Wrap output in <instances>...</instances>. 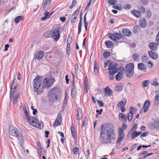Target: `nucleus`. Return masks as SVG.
<instances>
[{"label":"nucleus","instance_id":"nucleus-6","mask_svg":"<svg viewBox=\"0 0 159 159\" xmlns=\"http://www.w3.org/2000/svg\"><path fill=\"white\" fill-rule=\"evenodd\" d=\"M55 81L54 79H49L48 78H45L43 80V84L42 88L50 87Z\"/></svg>","mask_w":159,"mask_h":159},{"label":"nucleus","instance_id":"nucleus-49","mask_svg":"<svg viewBox=\"0 0 159 159\" xmlns=\"http://www.w3.org/2000/svg\"><path fill=\"white\" fill-rule=\"evenodd\" d=\"M146 17L148 18H151L152 16V13L150 11H147L146 12Z\"/></svg>","mask_w":159,"mask_h":159},{"label":"nucleus","instance_id":"nucleus-57","mask_svg":"<svg viewBox=\"0 0 159 159\" xmlns=\"http://www.w3.org/2000/svg\"><path fill=\"white\" fill-rule=\"evenodd\" d=\"M52 14H50V13L48 12H46L44 13V15L48 17V18H49L50 17Z\"/></svg>","mask_w":159,"mask_h":159},{"label":"nucleus","instance_id":"nucleus-21","mask_svg":"<svg viewBox=\"0 0 159 159\" xmlns=\"http://www.w3.org/2000/svg\"><path fill=\"white\" fill-rule=\"evenodd\" d=\"M113 93L112 90L108 87H106L105 89V93L107 96H111Z\"/></svg>","mask_w":159,"mask_h":159},{"label":"nucleus","instance_id":"nucleus-13","mask_svg":"<svg viewBox=\"0 0 159 159\" xmlns=\"http://www.w3.org/2000/svg\"><path fill=\"white\" fill-rule=\"evenodd\" d=\"M149 48L151 50V51H156L157 49V44L155 43H151L149 44Z\"/></svg>","mask_w":159,"mask_h":159},{"label":"nucleus","instance_id":"nucleus-2","mask_svg":"<svg viewBox=\"0 0 159 159\" xmlns=\"http://www.w3.org/2000/svg\"><path fill=\"white\" fill-rule=\"evenodd\" d=\"M9 132L11 135L16 136L18 138L19 145L22 147L23 143V136L21 134L17 131V129L14 127H10Z\"/></svg>","mask_w":159,"mask_h":159},{"label":"nucleus","instance_id":"nucleus-23","mask_svg":"<svg viewBox=\"0 0 159 159\" xmlns=\"http://www.w3.org/2000/svg\"><path fill=\"white\" fill-rule=\"evenodd\" d=\"M77 119L78 120H80L83 117L82 111L81 110H78L77 111Z\"/></svg>","mask_w":159,"mask_h":159},{"label":"nucleus","instance_id":"nucleus-10","mask_svg":"<svg viewBox=\"0 0 159 159\" xmlns=\"http://www.w3.org/2000/svg\"><path fill=\"white\" fill-rule=\"evenodd\" d=\"M44 52L43 51H38L35 54L34 58L39 61L44 56Z\"/></svg>","mask_w":159,"mask_h":159},{"label":"nucleus","instance_id":"nucleus-22","mask_svg":"<svg viewBox=\"0 0 159 159\" xmlns=\"http://www.w3.org/2000/svg\"><path fill=\"white\" fill-rule=\"evenodd\" d=\"M122 32L125 36H130L131 35V31L128 29L124 28L122 30Z\"/></svg>","mask_w":159,"mask_h":159},{"label":"nucleus","instance_id":"nucleus-15","mask_svg":"<svg viewBox=\"0 0 159 159\" xmlns=\"http://www.w3.org/2000/svg\"><path fill=\"white\" fill-rule=\"evenodd\" d=\"M131 13L138 18H140L142 16L140 12L136 10H131Z\"/></svg>","mask_w":159,"mask_h":159},{"label":"nucleus","instance_id":"nucleus-41","mask_svg":"<svg viewBox=\"0 0 159 159\" xmlns=\"http://www.w3.org/2000/svg\"><path fill=\"white\" fill-rule=\"evenodd\" d=\"M138 136L137 133V131H135L132 133L131 134V138L132 139H135Z\"/></svg>","mask_w":159,"mask_h":159},{"label":"nucleus","instance_id":"nucleus-51","mask_svg":"<svg viewBox=\"0 0 159 159\" xmlns=\"http://www.w3.org/2000/svg\"><path fill=\"white\" fill-rule=\"evenodd\" d=\"M115 35L116 39H120L121 38V36L120 34L118 33H115Z\"/></svg>","mask_w":159,"mask_h":159},{"label":"nucleus","instance_id":"nucleus-4","mask_svg":"<svg viewBox=\"0 0 159 159\" xmlns=\"http://www.w3.org/2000/svg\"><path fill=\"white\" fill-rule=\"evenodd\" d=\"M24 113L25 116V118L30 124L36 128H40L41 127V125L39 121L36 118L34 117H29L27 111Z\"/></svg>","mask_w":159,"mask_h":159},{"label":"nucleus","instance_id":"nucleus-7","mask_svg":"<svg viewBox=\"0 0 159 159\" xmlns=\"http://www.w3.org/2000/svg\"><path fill=\"white\" fill-rule=\"evenodd\" d=\"M115 66H113L112 63L109 65L108 68L109 73L110 75L109 77L110 80H112L113 79V75L116 73L118 71V69L116 67H115Z\"/></svg>","mask_w":159,"mask_h":159},{"label":"nucleus","instance_id":"nucleus-3","mask_svg":"<svg viewBox=\"0 0 159 159\" xmlns=\"http://www.w3.org/2000/svg\"><path fill=\"white\" fill-rule=\"evenodd\" d=\"M42 82V77L39 76H37L35 77L33 82L34 91L38 94H40L42 93L41 89L40 88Z\"/></svg>","mask_w":159,"mask_h":159},{"label":"nucleus","instance_id":"nucleus-58","mask_svg":"<svg viewBox=\"0 0 159 159\" xmlns=\"http://www.w3.org/2000/svg\"><path fill=\"white\" fill-rule=\"evenodd\" d=\"M43 36L44 37H49L51 35L49 34V32H45L43 34Z\"/></svg>","mask_w":159,"mask_h":159},{"label":"nucleus","instance_id":"nucleus-19","mask_svg":"<svg viewBox=\"0 0 159 159\" xmlns=\"http://www.w3.org/2000/svg\"><path fill=\"white\" fill-rule=\"evenodd\" d=\"M38 153L39 156H41L42 155H44L45 151L44 148H42L41 146H39L38 148Z\"/></svg>","mask_w":159,"mask_h":159},{"label":"nucleus","instance_id":"nucleus-18","mask_svg":"<svg viewBox=\"0 0 159 159\" xmlns=\"http://www.w3.org/2000/svg\"><path fill=\"white\" fill-rule=\"evenodd\" d=\"M130 108L132 109V110H130V111L129 113H128V115L127 116L128 120L129 121H131L132 120L133 116V113L132 111H134L135 109L133 107H131Z\"/></svg>","mask_w":159,"mask_h":159},{"label":"nucleus","instance_id":"nucleus-17","mask_svg":"<svg viewBox=\"0 0 159 159\" xmlns=\"http://www.w3.org/2000/svg\"><path fill=\"white\" fill-rule=\"evenodd\" d=\"M150 104V102L149 100H147L145 101L143 105L144 111L145 112H146L148 110Z\"/></svg>","mask_w":159,"mask_h":159},{"label":"nucleus","instance_id":"nucleus-45","mask_svg":"<svg viewBox=\"0 0 159 159\" xmlns=\"http://www.w3.org/2000/svg\"><path fill=\"white\" fill-rule=\"evenodd\" d=\"M109 37L113 41H116V40L115 34H109Z\"/></svg>","mask_w":159,"mask_h":159},{"label":"nucleus","instance_id":"nucleus-9","mask_svg":"<svg viewBox=\"0 0 159 159\" xmlns=\"http://www.w3.org/2000/svg\"><path fill=\"white\" fill-rule=\"evenodd\" d=\"M16 80L14 79H13L12 82V86L11 88L10 95V97L11 99L13 98L14 97V93L15 92V89L17 87V85L16 83Z\"/></svg>","mask_w":159,"mask_h":159},{"label":"nucleus","instance_id":"nucleus-5","mask_svg":"<svg viewBox=\"0 0 159 159\" xmlns=\"http://www.w3.org/2000/svg\"><path fill=\"white\" fill-rule=\"evenodd\" d=\"M134 65L133 64L129 63L127 64L125 67L126 71V75L128 78L131 77L134 74Z\"/></svg>","mask_w":159,"mask_h":159},{"label":"nucleus","instance_id":"nucleus-38","mask_svg":"<svg viewBox=\"0 0 159 159\" xmlns=\"http://www.w3.org/2000/svg\"><path fill=\"white\" fill-rule=\"evenodd\" d=\"M87 14V13H86L84 16V27L85 29V30L86 31L87 30V26H88V23L86 21V15Z\"/></svg>","mask_w":159,"mask_h":159},{"label":"nucleus","instance_id":"nucleus-16","mask_svg":"<svg viewBox=\"0 0 159 159\" xmlns=\"http://www.w3.org/2000/svg\"><path fill=\"white\" fill-rule=\"evenodd\" d=\"M139 23L140 26L142 28H144L147 26V22L143 18H141L139 20Z\"/></svg>","mask_w":159,"mask_h":159},{"label":"nucleus","instance_id":"nucleus-26","mask_svg":"<svg viewBox=\"0 0 159 159\" xmlns=\"http://www.w3.org/2000/svg\"><path fill=\"white\" fill-rule=\"evenodd\" d=\"M51 0H45L43 6V8L45 9L47 8L50 5Z\"/></svg>","mask_w":159,"mask_h":159},{"label":"nucleus","instance_id":"nucleus-64","mask_svg":"<svg viewBox=\"0 0 159 159\" xmlns=\"http://www.w3.org/2000/svg\"><path fill=\"white\" fill-rule=\"evenodd\" d=\"M9 45L8 44H6L5 46L4 51H7L8 50V48L9 47Z\"/></svg>","mask_w":159,"mask_h":159},{"label":"nucleus","instance_id":"nucleus-55","mask_svg":"<svg viewBox=\"0 0 159 159\" xmlns=\"http://www.w3.org/2000/svg\"><path fill=\"white\" fill-rule=\"evenodd\" d=\"M119 69V72H120V73H122V74H123L125 71V69L124 68L122 67H120Z\"/></svg>","mask_w":159,"mask_h":159},{"label":"nucleus","instance_id":"nucleus-30","mask_svg":"<svg viewBox=\"0 0 159 159\" xmlns=\"http://www.w3.org/2000/svg\"><path fill=\"white\" fill-rule=\"evenodd\" d=\"M119 117V118H121L123 120L127 121V117L124 113H120Z\"/></svg>","mask_w":159,"mask_h":159},{"label":"nucleus","instance_id":"nucleus-31","mask_svg":"<svg viewBox=\"0 0 159 159\" xmlns=\"http://www.w3.org/2000/svg\"><path fill=\"white\" fill-rule=\"evenodd\" d=\"M154 125L156 127V129H159V119H155L154 121Z\"/></svg>","mask_w":159,"mask_h":159},{"label":"nucleus","instance_id":"nucleus-47","mask_svg":"<svg viewBox=\"0 0 159 159\" xmlns=\"http://www.w3.org/2000/svg\"><path fill=\"white\" fill-rule=\"evenodd\" d=\"M103 55L105 57L107 58L110 56V53L109 52H105L103 53Z\"/></svg>","mask_w":159,"mask_h":159},{"label":"nucleus","instance_id":"nucleus-20","mask_svg":"<svg viewBox=\"0 0 159 159\" xmlns=\"http://www.w3.org/2000/svg\"><path fill=\"white\" fill-rule=\"evenodd\" d=\"M127 102V100L126 98H125L123 100L119 101L118 104H117V107H122V106H125Z\"/></svg>","mask_w":159,"mask_h":159},{"label":"nucleus","instance_id":"nucleus-29","mask_svg":"<svg viewBox=\"0 0 159 159\" xmlns=\"http://www.w3.org/2000/svg\"><path fill=\"white\" fill-rule=\"evenodd\" d=\"M123 131V129L122 128H119V136L118 137L124 138V134Z\"/></svg>","mask_w":159,"mask_h":159},{"label":"nucleus","instance_id":"nucleus-28","mask_svg":"<svg viewBox=\"0 0 159 159\" xmlns=\"http://www.w3.org/2000/svg\"><path fill=\"white\" fill-rule=\"evenodd\" d=\"M139 11L141 13H144L145 12V9L143 6H139L138 7Z\"/></svg>","mask_w":159,"mask_h":159},{"label":"nucleus","instance_id":"nucleus-63","mask_svg":"<svg viewBox=\"0 0 159 159\" xmlns=\"http://www.w3.org/2000/svg\"><path fill=\"white\" fill-rule=\"evenodd\" d=\"M78 13H79V12H78V11H75L74 12V13H73V15H72V17H73L74 16H77L78 15Z\"/></svg>","mask_w":159,"mask_h":159},{"label":"nucleus","instance_id":"nucleus-40","mask_svg":"<svg viewBox=\"0 0 159 159\" xmlns=\"http://www.w3.org/2000/svg\"><path fill=\"white\" fill-rule=\"evenodd\" d=\"M107 1L109 5H114L117 2L116 0H107Z\"/></svg>","mask_w":159,"mask_h":159},{"label":"nucleus","instance_id":"nucleus-48","mask_svg":"<svg viewBox=\"0 0 159 159\" xmlns=\"http://www.w3.org/2000/svg\"><path fill=\"white\" fill-rule=\"evenodd\" d=\"M79 149L78 148L76 147L73 148V152L74 154L77 155L79 152Z\"/></svg>","mask_w":159,"mask_h":159},{"label":"nucleus","instance_id":"nucleus-24","mask_svg":"<svg viewBox=\"0 0 159 159\" xmlns=\"http://www.w3.org/2000/svg\"><path fill=\"white\" fill-rule=\"evenodd\" d=\"M123 75L120 72H119L116 75V79L117 81L120 80L123 78Z\"/></svg>","mask_w":159,"mask_h":159},{"label":"nucleus","instance_id":"nucleus-50","mask_svg":"<svg viewBox=\"0 0 159 159\" xmlns=\"http://www.w3.org/2000/svg\"><path fill=\"white\" fill-rule=\"evenodd\" d=\"M77 17V16H74L73 17H72V16L71 17V21H70V23L71 24H73L74 22H75V21H76V20Z\"/></svg>","mask_w":159,"mask_h":159},{"label":"nucleus","instance_id":"nucleus-54","mask_svg":"<svg viewBox=\"0 0 159 159\" xmlns=\"http://www.w3.org/2000/svg\"><path fill=\"white\" fill-rule=\"evenodd\" d=\"M60 121L57 120H56L54 123V126H57L60 125Z\"/></svg>","mask_w":159,"mask_h":159},{"label":"nucleus","instance_id":"nucleus-27","mask_svg":"<svg viewBox=\"0 0 159 159\" xmlns=\"http://www.w3.org/2000/svg\"><path fill=\"white\" fill-rule=\"evenodd\" d=\"M105 44L107 48H110L113 45V43L110 40H108L105 42Z\"/></svg>","mask_w":159,"mask_h":159},{"label":"nucleus","instance_id":"nucleus-39","mask_svg":"<svg viewBox=\"0 0 159 159\" xmlns=\"http://www.w3.org/2000/svg\"><path fill=\"white\" fill-rule=\"evenodd\" d=\"M112 7L114 9H116L119 10H121L123 9V7L121 6V5L119 6L118 4L113 6Z\"/></svg>","mask_w":159,"mask_h":159},{"label":"nucleus","instance_id":"nucleus-1","mask_svg":"<svg viewBox=\"0 0 159 159\" xmlns=\"http://www.w3.org/2000/svg\"><path fill=\"white\" fill-rule=\"evenodd\" d=\"M116 139L114 127L111 124L102 125L99 139L102 143H109Z\"/></svg>","mask_w":159,"mask_h":159},{"label":"nucleus","instance_id":"nucleus-53","mask_svg":"<svg viewBox=\"0 0 159 159\" xmlns=\"http://www.w3.org/2000/svg\"><path fill=\"white\" fill-rule=\"evenodd\" d=\"M62 116L61 114L60 113H58L57 115V116L56 118L57 120L60 121L61 120Z\"/></svg>","mask_w":159,"mask_h":159},{"label":"nucleus","instance_id":"nucleus-25","mask_svg":"<svg viewBox=\"0 0 159 159\" xmlns=\"http://www.w3.org/2000/svg\"><path fill=\"white\" fill-rule=\"evenodd\" d=\"M24 19V17L21 16H18L16 17L14 19V21L16 23H19L20 20H22Z\"/></svg>","mask_w":159,"mask_h":159},{"label":"nucleus","instance_id":"nucleus-46","mask_svg":"<svg viewBox=\"0 0 159 159\" xmlns=\"http://www.w3.org/2000/svg\"><path fill=\"white\" fill-rule=\"evenodd\" d=\"M124 8L126 10H129L131 8V6L129 4H126L123 6Z\"/></svg>","mask_w":159,"mask_h":159},{"label":"nucleus","instance_id":"nucleus-37","mask_svg":"<svg viewBox=\"0 0 159 159\" xmlns=\"http://www.w3.org/2000/svg\"><path fill=\"white\" fill-rule=\"evenodd\" d=\"M123 88V87L122 86L119 85L116 86L115 89V90L118 92L122 90Z\"/></svg>","mask_w":159,"mask_h":159},{"label":"nucleus","instance_id":"nucleus-62","mask_svg":"<svg viewBox=\"0 0 159 159\" xmlns=\"http://www.w3.org/2000/svg\"><path fill=\"white\" fill-rule=\"evenodd\" d=\"M18 96L17 95L13 99L12 102L14 104L16 103V102H17V98H18Z\"/></svg>","mask_w":159,"mask_h":159},{"label":"nucleus","instance_id":"nucleus-14","mask_svg":"<svg viewBox=\"0 0 159 159\" xmlns=\"http://www.w3.org/2000/svg\"><path fill=\"white\" fill-rule=\"evenodd\" d=\"M138 68L143 71L146 72L147 69L146 66L143 63H140L138 65Z\"/></svg>","mask_w":159,"mask_h":159},{"label":"nucleus","instance_id":"nucleus-32","mask_svg":"<svg viewBox=\"0 0 159 159\" xmlns=\"http://www.w3.org/2000/svg\"><path fill=\"white\" fill-rule=\"evenodd\" d=\"M159 103V93L155 95L154 100V104L157 105Z\"/></svg>","mask_w":159,"mask_h":159},{"label":"nucleus","instance_id":"nucleus-35","mask_svg":"<svg viewBox=\"0 0 159 159\" xmlns=\"http://www.w3.org/2000/svg\"><path fill=\"white\" fill-rule=\"evenodd\" d=\"M140 28V27L138 25H136L134 26L133 28V32L135 33H137L139 29Z\"/></svg>","mask_w":159,"mask_h":159},{"label":"nucleus","instance_id":"nucleus-42","mask_svg":"<svg viewBox=\"0 0 159 159\" xmlns=\"http://www.w3.org/2000/svg\"><path fill=\"white\" fill-rule=\"evenodd\" d=\"M149 80H146L142 82L143 86L144 87H147L149 85Z\"/></svg>","mask_w":159,"mask_h":159},{"label":"nucleus","instance_id":"nucleus-12","mask_svg":"<svg viewBox=\"0 0 159 159\" xmlns=\"http://www.w3.org/2000/svg\"><path fill=\"white\" fill-rule=\"evenodd\" d=\"M148 54L150 57L153 59L156 60L158 58L157 53L154 51H149Z\"/></svg>","mask_w":159,"mask_h":159},{"label":"nucleus","instance_id":"nucleus-44","mask_svg":"<svg viewBox=\"0 0 159 159\" xmlns=\"http://www.w3.org/2000/svg\"><path fill=\"white\" fill-rule=\"evenodd\" d=\"M76 95V91L75 89H72L71 90V96L72 98H75Z\"/></svg>","mask_w":159,"mask_h":159},{"label":"nucleus","instance_id":"nucleus-8","mask_svg":"<svg viewBox=\"0 0 159 159\" xmlns=\"http://www.w3.org/2000/svg\"><path fill=\"white\" fill-rule=\"evenodd\" d=\"M58 93V89H52L49 92L48 99L50 102H53L55 99V94Z\"/></svg>","mask_w":159,"mask_h":159},{"label":"nucleus","instance_id":"nucleus-43","mask_svg":"<svg viewBox=\"0 0 159 159\" xmlns=\"http://www.w3.org/2000/svg\"><path fill=\"white\" fill-rule=\"evenodd\" d=\"M152 84L153 85L155 86H157L159 85V83L157 82L156 79H153L152 82Z\"/></svg>","mask_w":159,"mask_h":159},{"label":"nucleus","instance_id":"nucleus-36","mask_svg":"<svg viewBox=\"0 0 159 159\" xmlns=\"http://www.w3.org/2000/svg\"><path fill=\"white\" fill-rule=\"evenodd\" d=\"M133 58L135 61H138L139 59V54L135 53L133 54Z\"/></svg>","mask_w":159,"mask_h":159},{"label":"nucleus","instance_id":"nucleus-34","mask_svg":"<svg viewBox=\"0 0 159 159\" xmlns=\"http://www.w3.org/2000/svg\"><path fill=\"white\" fill-rule=\"evenodd\" d=\"M148 57L146 55L142 57V60L143 63H146L148 61Z\"/></svg>","mask_w":159,"mask_h":159},{"label":"nucleus","instance_id":"nucleus-56","mask_svg":"<svg viewBox=\"0 0 159 159\" xmlns=\"http://www.w3.org/2000/svg\"><path fill=\"white\" fill-rule=\"evenodd\" d=\"M97 102L100 106L102 107L104 106V104L102 101L100 100H97Z\"/></svg>","mask_w":159,"mask_h":159},{"label":"nucleus","instance_id":"nucleus-11","mask_svg":"<svg viewBox=\"0 0 159 159\" xmlns=\"http://www.w3.org/2000/svg\"><path fill=\"white\" fill-rule=\"evenodd\" d=\"M59 30L57 29L54 30L52 32V36L55 41H57L60 37Z\"/></svg>","mask_w":159,"mask_h":159},{"label":"nucleus","instance_id":"nucleus-60","mask_svg":"<svg viewBox=\"0 0 159 159\" xmlns=\"http://www.w3.org/2000/svg\"><path fill=\"white\" fill-rule=\"evenodd\" d=\"M55 94V99L57 100H58L60 98V96L59 94Z\"/></svg>","mask_w":159,"mask_h":159},{"label":"nucleus","instance_id":"nucleus-33","mask_svg":"<svg viewBox=\"0 0 159 159\" xmlns=\"http://www.w3.org/2000/svg\"><path fill=\"white\" fill-rule=\"evenodd\" d=\"M80 21L79 25H78V32L79 34H80V32H81V27H82V23L81 21L82 19V18L81 16H80Z\"/></svg>","mask_w":159,"mask_h":159},{"label":"nucleus","instance_id":"nucleus-59","mask_svg":"<svg viewBox=\"0 0 159 159\" xmlns=\"http://www.w3.org/2000/svg\"><path fill=\"white\" fill-rule=\"evenodd\" d=\"M124 138H121L120 137H118L117 140L116 141V143L118 144L120 143V142L123 140L124 139Z\"/></svg>","mask_w":159,"mask_h":159},{"label":"nucleus","instance_id":"nucleus-52","mask_svg":"<svg viewBox=\"0 0 159 159\" xmlns=\"http://www.w3.org/2000/svg\"><path fill=\"white\" fill-rule=\"evenodd\" d=\"M72 38L69 36L68 37L67 40V45H70L71 42Z\"/></svg>","mask_w":159,"mask_h":159},{"label":"nucleus","instance_id":"nucleus-61","mask_svg":"<svg viewBox=\"0 0 159 159\" xmlns=\"http://www.w3.org/2000/svg\"><path fill=\"white\" fill-rule=\"evenodd\" d=\"M152 125H150V128L151 129L153 130H154L155 128L156 129V127L154 125V124H153V123H151Z\"/></svg>","mask_w":159,"mask_h":159}]
</instances>
